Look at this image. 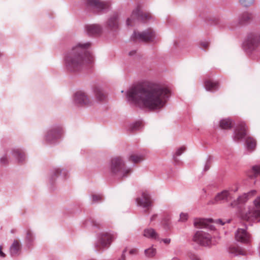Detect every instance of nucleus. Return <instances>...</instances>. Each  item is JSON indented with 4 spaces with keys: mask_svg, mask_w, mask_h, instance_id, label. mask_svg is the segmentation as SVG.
Masks as SVG:
<instances>
[{
    "mask_svg": "<svg viewBox=\"0 0 260 260\" xmlns=\"http://www.w3.org/2000/svg\"><path fill=\"white\" fill-rule=\"evenodd\" d=\"M170 91L158 84L147 82L138 85L127 92L129 101L150 110H159L166 105Z\"/></svg>",
    "mask_w": 260,
    "mask_h": 260,
    "instance_id": "nucleus-1",
    "label": "nucleus"
},
{
    "mask_svg": "<svg viewBox=\"0 0 260 260\" xmlns=\"http://www.w3.org/2000/svg\"><path fill=\"white\" fill-rule=\"evenodd\" d=\"M90 46V43L79 44L74 46L64 57V65L71 72L80 70L86 63L93 61L92 56L86 51Z\"/></svg>",
    "mask_w": 260,
    "mask_h": 260,
    "instance_id": "nucleus-2",
    "label": "nucleus"
},
{
    "mask_svg": "<svg viewBox=\"0 0 260 260\" xmlns=\"http://www.w3.org/2000/svg\"><path fill=\"white\" fill-rule=\"evenodd\" d=\"M253 204V207L249 208L247 211L241 213V217L243 220L260 221V196L254 200Z\"/></svg>",
    "mask_w": 260,
    "mask_h": 260,
    "instance_id": "nucleus-3",
    "label": "nucleus"
},
{
    "mask_svg": "<svg viewBox=\"0 0 260 260\" xmlns=\"http://www.w3.org/2000/svg\"><path fill=\"white\" fill-rule=\"evenodd\" d=\"M151 15L148 13H144L141 11L140 7L136 8L132 12L130 17L126 20L128 26L133 25L135 20L137 19L140 20H146L150 18Z\"/></svg>",
    "mask_w": 260,
    "mask_h": 260,
    "instance_id": "nucleus-4",
    "label": "nucleus"
},
{
    "mask_svg": "<svg viewBox=\"0 0 260 260\" xmlns=\"http://www.w3.org/2000/svg\"><path fill=\"white\" fill-rule=\"evenodd\" d=\"M74 101L79 105L85 106H92L94 103L86 93L82 91H77L75 93Z\"/></svg>",
    "mask_w": 260,
    "mask_h": 260,
    "instance_id": "nucleus-5",
    "label": "nucleus"
},
{
    "mask_svg": "<svg viewBox=\"0 0 260 260\" xmlns=\"http://www.w3.org/2000/svg\"><path fill=\"white\" fill-rule=\"evenodd\" d=\"M154 32L150 28L142 32L135 31L132 37L134 41H141L145 42H151L154 38Z\"/></svg>",
    "mask_w": 260,
    "mask_h": 260,
    "instance_id": "nucleus-6",
    "label": "nucleus"
},
{
    "mask_svg": "<svg viewBox=\"0 0 260 260\" xmlns=\"http://www.w3.org/2000/svg\"><path fill=\"white\" fill-rule=\"evenodd\" d=\"M193 240L198 244L203 246H209L211 244V236L210 234L198 231L193 236Z\"/></svg>",
    "mask_w": 260,
    "mask_h": 260,
    "instance_id": "nucleus-7",
    "label": "nucleus"
},
{
    "mask_svg": "<svg viewBox=\"0 0 260 260\" xmlns=\"http://www.w3.org/2000/svg\"><path fill=\"white\" fill-rule=\"evenodd\" d=\"M136 202L138 206L145 209V212L146 214H149V210L152 206V201L147 192H143L141 198H137Z\"/></svg>",
    "mask_w": 260,
    "mask_h": 260,
    "instance_id": "nucleus-8",
    "label": "nucleus"
},
{
    "mask_svg": "<svg viewBox=\"0 0 260 260\" xmlns=\"http://www.w3.org/2000/svg\"><path fill=\"white\" fill-rule=\"evenodd\" d=\"M125 166V162L121 156H116L112 158L111 162V171L115 174L121 172Z\"/></svg>",
    "mask_w": 260,
    "mask_h": 260,
    "instance_id": "nucleus-9",
    "label": "nucleus"
},
{
    "mask_svg": "<svg viewBox=\"0 0 260 260\" xmlns=\"http://www.w3.org/2000/svg\"><path fill=\"white\" fill-rule=\"evenodd\" d=\"M256 193V190H252L247 193H245L237 198L236 200H234L231 203V206L235 207L239 204H244L249 199L255 196Z\"/></svg>",
    "mask_w": 260,
    "mask_h": 260,
    "instance_id": "nucleus-10",
    "label": "nucleus"
},
{
    "mask_svg": "<svg viewBox=\"0 0 260 260\" xmlns=\"http://www.w3.org/2000/svg\"><path fill=\"white\" fill-rule=\"evenodd\" d=\"M248 131V127L244 122H240L235 130L234 140L239 141L246 136Z\"/></svg>",
    "mask_w": 260,
    "mask_h": 260,
    "instance_id": "nucleus-11",
    "label": "nucleus"
},
{
    "mask_svg": "<svg viewBox=\"0 0 260 260\" xmlns=\"http://www.w3.org/2000/svg\"><path fill=\"white\" fill-rule=\"evenodd\" d=\"M236 241L243 243H248L250 242L251 235L244 229L239 228L235 233Z\"/></svg>",
    "mask_w": 260,
    "mask_h": 260,
    "instance_id": "nucleus-12",
    "label": "nucleus"
},
{
    "mask_svg": "<svg viewBox=\"0 0 260 260\" xmlns=\"http://www.w3.org/2000/svg\"><path fill=\"white\" fill-rule=\"evenodd\" d=\"M87 4L88 6L93 7L98 10L107 9L110 6L109 2H103L100 0H87Z\"/></svg>",
    "mask_w": 260,
    "mask_h": 260,
    "instance_id": "nucleus-13",
    "label": "nucleus"
},
{
    "mask_svg": "<svg viewBox=\"0 0 260 260\" xmlns=\"http://www.w3.org/2000/svg\"><path fill=\"white\" fill-rule=\"evenodd\" d=\"M259 43V37L254 35H250L245 42L247 48L250 50H253L257 47Z\"/></svg>",
    "mask_w": 260,
    "mask_h": 260,
    "instance_id": "nucleus-14",
    "label": "nucleus"
},
{
    "mask_svg": "<svg viewBox=\"0 0 260 260\" xmlns=\"http://www.w3.org/2000/svg\"><path fill=\"white\" fill-rule=\"evenodd\" d=\"M231 198V195L229 191L226 190H223L222 191L218 193L215 197L213 201H211L208 203V204H214L218 202L226 200L228 201Z\"/></svg>",
    "mask_w": 260,
    "mask_h": 260,
    "instance_id": "nucleus-15",
    "label": "nucleus"
},
{
    "mask_svg": "<svg viewBox=\"0 0 260 260\" xmlns=\"http://www.w3.org/2000/svg\"><path fill=\"white\" fill-rule=\"evenodd\" d=\"M113 239V237L110 234L105 233L102 235L100 243L96 245L99 248L106 247L110 244Z\"/></svg>",
    "mask_w": 260,
    "mask_h": 260,
    "instance_id": "nucleus-16",
    "label": "nucleus"
},
{
    "mask_svg": "<svg viewBox=\"0 0 260 260\" xmlns=\"http://www.w3.org/2000/svg\"><path fill=\"white\" fill-rule=\"evenodd\" d=\"M108 28L112 30L118 29L119 27L118 17L117 14H114L109 18L107 22Z\"/></svg>",
    "mask_w": 260,
    "mask_h": 260,
    "instance_id": "nucleus-17",
    "label": "nucleus"
},
{
    "mask_svg": "<svg viewBox=\"0 0 260 260\" xmlns=\"http://www.w3.org/2000/svg\"><path fill=\"white\" fill-rule=\"evenodd\" d=\"M212 221L211 219H196L194 221V225L196 228L199 229L202 228H211L210 223Z\"/></svg>",
    "mask_w": 260,
    "mask_h": 260,
    "instance_id": "nucleus-18",
    "label": "nucleus"
},
{
    "mask_svg": "<svg viewBox=\"0 0 260 260\" xmlns=\"http://www.w3.org/2000/svg\"><path fill=\"white\" fill-rule=\"evenodd\" d=\"M86 31L89 35H99L102 32V28L98 24H90L86 27Z\"/></svg>",
    "mask_w": 260,
    "mask_h": 260,
    "instance_id": "nucleus-19",
    "label": "nucleus"
},
{
    "mask_svg": "<svg viewBox=\"0 0 260 260\" xmlns=\"http://www.w3.org/2000/svg\"><path fill=\"white\" fill-rule=\"evenodd\" d=\"M246 148L249 152L254 151L256 146V140L252 137H247L245 141Z\"/></svg>",
    "mask_w": 260,
    "mask_h": 260,
    "instance_id": "nucleus-20",
    "label": "nucleus"
},
{
    "mask_svg": "<svg viewBox=\"0 0 260 260\" xmlns=\"http://www.w3.org/2000/svg\"><path fill=\"white\" fill-rule=\"evenodd\" d=\"M229 252L230 253L234 254L235 256L246 254L245 251L239 247V246L233 245H231L229 248Z\"/></svg>",
    "mask_w": 260,
    "mask_h": 260,
    "instance_id": "nucleus-21",
    "label": "nucleus"
},
{
    "mask_svg": "<svg viewBox=\"0 0 260 260\" xmlns=\"http://www.w3.org/2000/svg\"><path fill=\"white\" fill-rule=\"evenodd\" d=\"M145 159L144 156L141 154H138L136 153L131 154L128 158L129 161L134 164H138L144 160Z\"/></svg>",
    "mask_w": 260,
    "mask_h": 260,
    "instance_id": "nucleus-22",
    "label": "nucleus"
},
{
    "mask_svg": "<svg viewBox=\"0 0 260 260\" xmlns=\"http://www.w3.org/2000/svg\"><path fill=\"white\" fill-rule=\"evenodd\" d=\"M93 91L96 100L98 102H102L106 100V95L100 88L95 87Z\"/></svg>",
    "mask_w": 260,
    "mask_h": 260,
    "instance_id": "nucleus-23",
    "label": "nucleus"
},
{
    "mask_svg": "<svg viewBox=\"0 0 260 260\" xmlns=\"http://www.w3.org/2000/svg\"><path fill=\"white\" fill-rule=\"evenodd\" d=\"M143 235L148 238L156 239L158 238V234L155 230L151 228L144 230Z\"/></svg>",
    "mask_w": 260,
    "mask_h": 260,
    "instance_id": "nucleus-24",
    "label": "nucleus"
},
{
    "mask_svg": "<svg viewBox=\"0 0 260 260\" xmlns=\"http://www.w3.org/2000/svg\"><path fill=\"white\" fill-rule=\"evenodd\" d=\"M205 87L208 91H213L219 87V83L217 82H213L211 80H207L205 82Z\"/></svg>",
    "mask_w": 260,
    "mask_h": 260,
    "instance_id": "nucleus-25",
    "label": "nucleus"
},
{
    "mask_svg": "<svg viewBox=\"0 0 260 260\" xmlns=\"http://www.w3.org/2000/svg\"><path fill=\"white\" fill-rule=\"evenodd\" d=\"M219 126L221 129H230L232 126V120L229 118L223 119L220 121Z\"/></svg>",
    "mask_w": 260,
    "mask_h": 260,
    "instance_id": "nucleus-26",
    "label": "nucleus"
},
{
    "mask_svg": "<svg viewBox=\"0 0 260 260\" xmlns=\"http://www.w3.org/2000/svg\"><path fill=\"white\" fill-rule=\"evenodd\" d=\"M132 172V169L131 168L123 169H122L121 172L116 175H118L121 178L127 177Z\"/></svg>",
    "mask_w": 260,
    "mask_h": 260,
    "instance_id": "nucleus-27",
    "label": "nucleus"
},
{
    "mask_svg": "<svg viewBox=\"0 0 260 260\" xmlns=\"http://www.w3.org/2000/svg\"><path fill=\"white\" fill-rule=\"evenodd\" d=\"M156 253V250L155 248L151 247L145 250V255L149 257H152L155 256Z\"/></svg>",
    "mask_w": 260,
    "mask_h": 260,
    "instance_id": "nucleus-28",
    "label": "nucleus"
},
{
    "mask_svg": "<svg viewBox=\"0 0 260 260\" xmlns=\"http://www.w3.org/2000/svg\"><path fill=\"white\" fill-rule=\"evenodd\" d=\"M185 149L186 148L184 146H182L177 150L174 157L175 161L177 162L178 161L177 157L180 156L183 152L185 151Z\"/></svg>",
    "mask_w": 260,
    "mask_h": 260,
    "instance_id": "nucleus-29",
    "label": "nucleus"
},
{
    "mask_svg": "<svg viewBox=\"0 0 260 260\" xmlns=\"http://www.w3.org/2000/svg\"><path fill=\"white\" fill-rule=\"evenodd\" d=\"M17 161H23L24 160L25 156L24 152L17 150Z\"/></svg>",
    "mask_w": 260,
    "mask_h": 260,
    "instance_id": "nucleus-30",
    "label": "nucleus"
},
{
    "mask_svg": "<svg viewBox=\"0 0 260 260\" xmlns=\"http://www.w3.org/2000/svg\"><path fill=\"white\" fill-rule=\"evenodd\" d=\"M142 123L141 121H137L136 123L132 124L131 126V129L132 131H136L139 129L142 126Z\"/></svg>",
    "mask_w": 260,
    "mask_h": 260,
    "instance_id": "nucleus-31",
    "label": "nucleus"
},
{
    "mask_svg": "<svg viewBox=\"0 0 260 260\" xmlns=\"http://www.w3.org/2000/svg\"><path fill=\"white\" fill-rule=\"evenodd\" d=\"M240 3L245 7H248L253 3L254 0H239Z\"/></svg>",
    "mask_w": 260,
    "mask_h": 260,
    "instance_id": "nucleus-32",
    "label": "nucleus"
},
{
    "mask_svg": "<svg viewBox=\"0 0 260 260\" xmlns=\"http://www.w3.org/2000/svg\"><path fill=\"white\" fill-rule=\"evenodd\" d=\"M10 250L12 255L14 256L16 254V241H14Z\"/></svg>",
    "mask_w": 260,
    "mask_h": 260,
    "instance_id": "nucleus-33",
    "label": "nucleus"
},
{
    "mask_svg": "<svg viewBox=\"0 0 260 260\" xmlns=\"http://www.w3.org/2000/svg\"><path fill=\"white\" fill-rule=\"evenodd\" d=\"M50 136H53L54 138H56L58 137L59 136V135L58 134H56L55 131H51L49 132H48V133L47 135V139L49 141L50 140Z\"/></svg>",
    "mask_w": 260,
    "mask_h": 260,
    "instance_id": "nucleus-34",
    "label": "nucleus"
},
{
    "mask_svg": "<svg viewBox=\"0 0 260 260\" xmlns=\"http://www.w3.org/2000/svg\"><path fill=\"white\" fill-rule=\"evenodd\" d=\"M252 171L254 173V175L255 177L260 175V166H255L253 167Z\"/></svg>",
    "mask_w": 260,
    "mask_h": 260,
    "instance_id": "nucleus-35",
    "label": "nucleus"
},
{
    "mask_svg": "<svg viewBox=\"0 0 260 260\" xmlns=\"http://www.w3.org/2000/svg\"><path fill=\"white\" fill-rule=\"evenodd\" d=\"M162 224L165 229H169L170 224V219L169 218H165L162 221Z\"/></svg>",
    "mask_w": 260,
    "mask_h": 260,
    "instance_id": "nucleus-36",
    "label": "nucleus"
},
{
    "mask_svg": "<svg viewBox=\"0 0 260 260\" xmlns=\"http://www.w3.org/2000/svg\"><path fill=\"white\" fill-rule=\"evenodd\" d=\"M251 18V15L248 13H244L242 16V21L245 22L250 19Z\"/></svg>",
    "mask_w": 260,
    "mask_h": 260,
    "instance_id": "nucleus-37",
    "label": "nucleus"
},
{
    "mask_svg": "<svg viewBox=\"0 0 260 260\" xmlns=\"http://www.w3.org/2000/svg\"><path fill=\"white\" fill-rule=\"evenodd\" d=\"M201 47L204 50H206L209 46V43L207 41H203L200 43Z\"/></svg>",
    "mask_w": 260,
    "mask_h": 260,
    "instance_id": "nucleus-38",
    "label": "nucleus"
},
{
    "mask_svg": "<svg viewBox=\"0 0 260 260\" xmlns=\"http://www.w3.org/2000/svg\"><path fill=\"white\" fill-rule=\"evenodd\" d=\"M102 197L100 194L92 195V201L93 202H98L102 200Z\"/></svg>",
    "mask_w": 260,
    "mask_h": 260,
    "instance_id": "nucleus-39",
    "label": "nucleus"
},
{
    "mask_svg": "<svg viewBox=\"0 0 260 260\" xmlns=\"http://www.w3.org/2000/svg\"><path fill=\"white\" fill-rule=\"evenodd\" d=\"M188 218V215L186 213H181L180 214V220L182 221H186Z\"/></svg>",
    "mask_w": 260,
    "mask_h": 260,
    "instance_id": "nucleus-40",
    "label": "nucleus"
},
{
    "mask_svg": "<svg viewBox=\"0 0 260 260\" xmlns=\"http://www.w3.org/2000/svg\"><path fill=\"white\" fill-rule=\"evenodd\" d=\"M0 161L3 165L6 164L8 161L7 158L6 156H3L1 158Z\"/></svg>",
    "mask_w": 260,
    "mask_h": 260,
    "instance_id": "nucleus-41",
    "label": "nucleus"
},
{
    "mask_svg": "<svg viewBox=\"0 0 260 260\" xmlns=\"http://www.w3.org/2000/svg\"><path fill=\"white\" fill-rule=\"evenodd\" d=\"M190 258L191 260H200V258L194 254H192L190 255Z\"/></svg>",
    "mask_w": 260,
    "mask_h": 260,
    "instance_id": "nucleus-42",
    "label": "nucleus"
},
{
    "mask_svg": "<svg viewBox=\"0 0 260 260\" xmlns=\"http://www.w3.org/2000/svg\"><path fill=\"white\" fill-rule=\"evenodd\" d=\"M129 253L131 255L136 254L138 253V250L136 248H133L129 250Z\"/></svg>",
    "mask_w": 260,
    "mask_h": 260,
    "instance_id": "nucleus-43",
    "label": "nucleus"
},
{
    "mask_svg": "<svg viewBox=\"0 0 260 260\" xmlns=\"http://www.w3.org/2000/svg\"><path fill=\"white\" fill-rule=\"evenodd\" d=\"M0 256L5 257L6 256L5 253L3 251V246H0Z\"/></svg>",
    "mask_w": 260,
    "mask_h": 260,
    "instance_id": "nucleus-44",
    "label": "nucleus"
},
{
    "mask_svg": "<svg viewBox=\"0 0 260 260\" xmlns=\"http://www.w3.org/2000/svg\"><path fill=\"white\" fill-rule=\"evenodd\" d=\"M126 249L125 248L123 251V252H122V254L121 255V257L120 258V259L119 260H125V252H126Z\"/></svg>",
    "mask_w": 260,
    "mask_h": 260,
    "instance_id": "nucleus-45",
    "label": "nucleus"
},
{
    "mask_svg": "<svg viewBox=\"0 0 260 260\" xmlns=\"http://www.w3.org/2000/svg\"><path fill=\"white\" fill-rule=\"evenodd\" d=\"M136 53V50H133V51H131L129 52L128 53V55L129 56H133Z\"/></svg>",
    "mask_w": 260,
    "mask_h": 260,
    "instance_id": "nucleus-46",
    "label": "nucleus"
},
{
    "mask_svg": "<svg viewBox=\"0 0 260 260\" xmlns=\"http://www.w3.org/2000/svg\"><path fill=\"white\" fill-rule=\"evenodd\" d=\"M163 241L166 244H169L171 240L170 239H165L163 240Z\"/></svg>",
    "mask_w": 260,
    "mask_h": 260,
    "instance_id": "nucleus-47",
    "label": "nucleus"
},
{
    "mask_svg": "<svg viewBox=\"0 0 260 260\" xmlns=\"http://www.w3.org/2000/svg\"><path fill=\"white\" fill-rule=\"evenodd\" d=\"M156 217H157L156 214L153 215L150 218L151 221L154 220L156 218Z\"/></svg>",
    "mask_w": 260,
    "mask_h": 260,
    "instance_id": "nucleus-48",
    "label": "nucleus"
},
{
    "mask_svg": "<svg viewBox=\"0 0 260 260\" xmlns=\"http://www.w3.org/2000/svg\"><path fill=\"white\" fill-rule=\"evenodd\" d=\"M17 251H18L19 250V248H20V245H19V243L18 242H17Z\"/></svg>",
    "mask_w": 260,
    "mask_h": 260,
    "instance_id": "nucleus-49",
    "label": "nucleus"
},
{
    "mask_svg": "<svg viewBox=\"0 0 260 260\" xmlns=\"http://www.w3.org/2000/svg\"><path fill=\"white\" fill-rule=\"evenodd\" d=\"M218 221L221 224L223 225L224 223L222 222L221 220H218Z\"/></svg>",
    "mask_w": 260,
    "mask_h": 260,
    "instance_id": "nucleus-50",
    "label": "nucleus"
},
{
    "mask_svg": "<svg viewBox=\"0 0 260 260\" xmlns=\"http://www.w3.org/2000/svg\"><path fill=\"white\" fill-rule=\"evenodd\" d=\"M172 260H179V259L177 257H174L172 259Z\"/></svg>",
    "mask_w": 260,
    "mask_h": 260,
    "instance_id": "nucleus-51",
    "label": "nucleus"
},
{
    "mask_svg": "<svg viewBox=\"0 0 260 260\" xmlns=\"http://www.w3.org/2000/svg\"><path fill=\"white\" fill-rule=\"evenodd\" d=\"M208 169H209V167H207V166H206V167H205V170H208Z\"/></svg>",
    "mask_w": 260,
    "mask_h": 260,
    "instance_id": "nucleus-52",
    "label": "nucleus"
},
{
    "mask_svg": "<svg viewBox=\"0 0 260 260\" xmlns=\"http://www.w3.org/2000/svg\"><path fill=\"white\" fill-rule=\"evenodd\" d=\"M60 171V170L58 169L57 170H56V172L58 173Z\"/></svg>",
    "mask_w": 260,
    "mask_h": 260,
    "instance_id": "nucleus-53",
    "label": "nucleus"
},
{
    "mask_svg": "<svg viewBox=\"0 0 260 260\" xmlns=\"http://www.w3.org/2000/svg\"><path fill=\"white\" fill-rule=\"evenodd\" d=\"M238 190V188L237 187L236 189L234 190V191H236Z\"/></svg>",
    "mask_w": 260,
    "mask_h": 260,
    "instance_id": "nucleus-54",
    "label": "nucleus"
}]
</instances>
